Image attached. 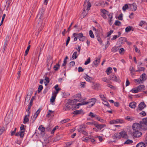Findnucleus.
<instances>
[{
	"mask_svg": "<svg viewBox=\"0 0 147 147\" xmlns=\"http://www.w3.org/2000/svg\"><path fill=\"white\" fill-rule=\"evenodd\" d=\"M91 4L89 1L86 0L84 4L83 12L81 14L80 17L81 19L84 18L88 13V11L90 9Z\"/></svg>",
	"mask_w": 147,
	"mask_h": 147,
	"instance_id": "nucleus-1",
	"label": "nucleus"
},
{
	"mask_svg": "<svg viewBox=\"0 0 147 147\" xmlns=\"http://www.w3.org/2000/svg\"><path fill=\"white\" fill-rule=\"evenodd\" d=\"M96 101V99L95 98H92L91 99L89 100L88 101L83 102L81 103H80L77 104V106L82 105H85L87 104L89 105V107H92L95 103Z\"/></svg>",
	"mask_w": 147,
	"mask_h": 147,
	"instance_id": "nucleus-2",
	"label": "nucleus"
},
{
	"mask_svg": "<svg viewBox=\"0 0 147 147\" xmlns=\"http://www.w3.org/2000/svg\"><path fill=\"white\" fill-rule=\"evenodd\" d=\"M37 22L38 24L36 25V28L38 30V32H39L43 29L44 26V23L43 22H42V21H37Z\"/></svg>",
	"mask_w": 147,
	"mask_h": 147,
	"instance_id": "nucleus-3",
	"label": "nucleus"
},
{
	"mask_svg": "<svg viewBox=\"0 0 147 147\" xmlns=\"http://www.w3.org/2000/svg\"><path fill=\"white\" fill-rule=\"evenodd\" d=\"M142 126L140 123H136L133 124L132 128L134 131L140 130Z\"/></svg>",
	"mask_w": 147,
	"mask_h": 147,
	"instance_id": "nucleus-4",
	"label": "nucleus"
},
{
	"mask_svg": "<svg viewBox=\"0 0 147 147\" xmlns=\"http://www.w3.org/2000/svg\"><path fill=\"white\" fill-rule=\"evenodd\" d=\"M37 19L38 20L37 21H42L43 22L44 19V17L42 13V9H41L37 15Z\"/></svg>",
	"mask_w": 147,
	"mask_h": 147,
	"instance_id": "nucleus-5",
	"label": "nucleus"
},
{
	"mask_svg": "<svg viewBox=\"0 0 147 147\" xmlns=\"http://www.w3.org/2000/svg\"><path fill=\"white\" fill-rule=\"evenodd\" d=\"M139 130L134 131L133 134L134 136L135 137L139 138L142 135V133L139 131Z\"/></svg>",
	"mask_w": 147,
	"mask_h": 147,
	"instance_id": "nucleus-6",
	"label": "nucleus"
},
{
	"mask_svg": "<svg viewBox=\"0 0 147 147\" xmlns=\"http://www.w3.org/2000/svg\"><path fill=\"white\" fill-rule=\"evenodd\" d=\"M77 36L79 40L81 41H83L85 39V37L83 36L82 33H80L77 34Z\"/></svg>",
	"mask_w": 147,
	"mask_h": 147,
	"instance_id": "nucleus-7",
	"label": "nucleus"
},
{
	"mask_svg": "<svg viewBox=\"0 0 147 147\" xmlns=\"http://www.w3.org/2000/svg\"><path fill=\"white\" fill-rule=\"evenodd\" d=\"M78 101V100L77 99L69 100L67 102V104L69 105H74Z\"/></svg>",
	"mask_w": 147,
	"mask_h": 147,
	"instance_id": "nucleus-8",
	"label": "nucleus"
},
{
	"mask_svg": "<svg viewBox=\"0 0 147 147\" xmlns=\"http://www.w3.org/2000/svg\"><path fill=\"white\" fill-rule=\"evenodd\" d=\"M130 8L132 11H135L136 10L137 8V5L135 3H133L132 4H129Z\"/></svg>",
	"mask_w": 147,
	"mask_h": 147,
	"instance_id": "nucleus-9",
	"label": "nucleus"
},
{
	"mask_svg": "<svg viewBox=\"0 0 147 147\" xmlns=\"http://www.w3.org/2000/svg\"><path fill=\"white\" fill-rule=\"evenodd\" d=\"M121 135V138L127 139L128 138V136L127 134V132L125 131H123L120 132Z\"/></svg>",
	"mask_w": 147,
	"mask_h": 147,
	"instance_id": "nucleus-10",
	"label": "nucleus"
},
{
	"mask_svg": "<svg viewBox=\"0 0 147 147\" xmlns=\"http://www.w3.org/2000/svg\"><path fill=\"white\" fill-rule=\"evenodd\" d=\"M146 105L144 102H142L140 103L138 106V109L140 111L142 110L145 107Z\"/></svg>",
	"mask_w": 147,
	"mask_h": 147,
	"instance_id": "nucleus-11",
	"label": "nucleus"
},
{
	"mask_svg": "<svg viewBox=\"0 0 147 147\" xmlns=\"http://www.w3.org/2000/svg\"><path fill=\"white\" fill-rule=\"evenodd\" d=\"M22 95V93L20 92H18L17 93L16 96V101L17 102H19Z\"/></svg>",
	"mask_w": 147,
	"mask_h": 147,
	"instance_id": "nucleus-12",
	"label": "nucleus"
},
{
	"mask_svg": "<svg viewBox=\"0 0 147 147\" xmlns=\"http://www.w3.org/2000/svg\"><path fill=\"white\" fill-rule=\"evenodd\" d=\"M47 62L48 63L47 64L48 66L49 65L51 66L52 65L53 63V61L51 57L49 56V58L48 57V58L47 59Z\"/></svg>",
	"mask_w": 147,
	"mask_h": 147,
	"instance_id": "nucleus-13",
	"label": "nucleus"
},
{
	"mask_svg": "<svg viewBox=\"0 0 147 147\" xmlns=\"http://www.w3.org/2000/svg\"><path fill=\"white\" fill-rule=\"evenodd\" d=\"M29 114H28L27 115H25L23 123H26L29 120V117L30 116Z\"/></svg>",
	"mask_w": 147,
	"mask_h": 147,
	"instance_id": "nucleus-14",
	"label": "nucleus"
},
{
	"mask_svg": "<svg viewBox=\"0 0 147 147\" xmlns=\"http://www.w3.org/2000/svg\"><path fill=\"white\" fill-rule=\"evenodd\" d=\"M140 123L143 126L144 125H147V118L143 119L142 121L140 122Z\"/></svg>",
	"mask_w": 147,
	"mask_h": 147,
	"instance_id": "nucleus-15",
	"label": "nucleus"
},
{
	"mask_svg": "<svg viewBox=\"0 0 147 147\" xmlns=\"http://www.w3.org/2000/svg\"><path fill=\"white\" fill-rule=\"evenodd\" d=\"M119 43L120 44H122L125 42H126V39L124 37H121L119 39Z\"/></svg>",
	"mask_w": 147,
	"mask_h": 147,
	"instance_id": "nucleus-16",
	"label": "nucleus"
},
{
	"mask_svg": "<svg viewBox=\"0 0 147 147\" xmlns=\"http://www.w3.org/2000/svg\"><path fill=\"white\" fill-rule=\"evenodd\" d=\"M78 131L80 133H82L85 136H87L88 135V133L85 131L83 129H82L81 128H79L78 129Z\"/></svg>",
	"mask_w": 147,
	"mask_h": 147,
	"instance_id": "nucleus-17",
	"label": "nucleus"
},
{
	"mask_svg": "<svg viewBox=\"0 0 147 147\" xmlns=\"http://www.w3.org/2000/svg\"><path fill=\"white\" fill-rule=\"evenodd\" d=\"M106 126V125H101V124H96L95 125V127H96L97 129L101 130V129L103 127H105Z\"/></svg>",
	"mask_w": 147,
	"mask_h": 147,
	"instance_id": "nucleus-18",
	"label": "nucleus"
},
{
	"mask_svg": "<svg viewBox=\"0 0 147 147\" xmlns=\"http://www.w3.org/2000/svg\"><path fill=\"white\" fill-rule=\"evenodd\" d=\"M31 93H30V94H27V96L26 98L25 103H26V102H28V101H29L31 98Z\"/></svg>",
	"mask_w": 147,
	"mask_h": 147,
	"instance_id": "nucleus-19",
	"label": "nucleus"
},
{
	"mask_svg": "<svg viewBox=\"0 0 147 147\" xmlns=\"http://www.w3.org/2000/svg\"><path fill=\"white\" fill-rule=\"evenodd\" d=\"M100 61V59L99 58H96V60L94 61L93 62L94 64L96 66H97L98 64L99 63Z\"/></svg>",
	"mask_w": 147,
	"mask_h": 147,
	"instance_id": "nucleus-20",
	"label": "nucleus"
},
{
	"mask_svg": "<svg viewBox=\"0 0 147 147\" xmlns=\"http://www.w3.org/2000/svg\"><path fill=\"white\" fill-rule=\"evenodd\" d=\"M110 79L112 80L115 81H117V77L114 75H112L110 76Z\"/></svg>",
	"mask_w": 147,
	"mask_h": 147,
	"instance_id": "nucleus-21",
	"label": "nucleus"
},
{
	"mask_svg": "<svg viewBox=\"0 0 147 147\" xmlns=\"http://www.w3.org/2000/svg\"><path fill=\"white\" fill-rule=\"evenodd\" d=\"M146 78V75L145 74H142L140 78V81H144L145 80Z\"/></svg>",
	"mask_w": 147,
	"mask_h": 147,
	"instance_id": "nucleus-22",
	"label": "nucleus"
},
{
	"mask_svg": "<svg viewBox=\"0 0 147 147\" xmlns=\"http://www.w3.org/2000/svg\"><path fill=\"white\" fill-rule=\"evenodd\" d=\"M138 92L144 90V85H140L137 87Z\"/></svg>",
	"mask_w": 147,
	"mask_h": 147,
	"instance_id": "nucleus-23",
	"label": "nucleus"
},
{
	"mask_svg": "<svg viewBox=\"0 0 147 147\" xmlns=\"http://www.w3.org/2000/svg\"><path fill=\"white\" fill-rule=\"evenodd\" d=\"M136 103L134 102H131L129 104V107L131 108L134 109L135 108Z\"/></svg>",
	"mask_w": 147,
	"mask_h": 147,
	"instance_id": "nucleus-24",
	"label": "nucleus"
},
{
	"mask_svg": "<svg viewBox=\"0 0 147 147\" xmlns=\"http://www.w3.org/2000/svg\"><path fill=\"white\" fill-rule=\"evenodd\" d=\"M145 144L144 143L141 142L137 144L136 147H145Z\"/></svg>",
	"mask_w": 147,
	"mask_h": 147,
	"instance_id": "nucleus-25",
	"label": "nucleus"
},
{
	"mask_svg": "<svg viewBox=\"0 0 147 147\" xmlns=\"http://www.w3.org/2000/svg\"><path fill=\"white\" fill-rule=\"evenodd\" d=\"M78 56L77 53L76 51L73 54L72 58L73 60L76 59Z\"/></svg>",
	"mask_w": 147,
	"mask_h": 147,
	"instance_id": "nucleus-26",
	"label": "nucleus"
},
{
	"mask_svg": "<svg viewBox=\"0 0 147 147\" xmlns=\"http://www.w3.org/2000/svg\"><path fill=\"white\" fill-rule=\"evenodd\" d=\"M119 49L118 47H114L112 48L111 50V51L115 53L118 51Z\"/></svg>",
	"mask_w": 147,
	"mask_h": 147,
	"instance_id": "nucleus-27",
	"label": "nucleus"
},
{
	"mask_svg": "<svg viewBox=\"0 0 147 147\" xmlns=\"http://www.w3.org/2000/svg\"><path fill=\"white\" fill-rule=\"evenodd\" d=\"M121 133H115L114 135V137L116 138L120 139L121 138Z\"/></svg>",
	"mask_w": 147,
	"mask_h": 147,
	"instance_id": "nucleus-28",
	"label": "nucleus"
},
{
	"mask_svg": "<svg viewBox=\"0 0 147 147\" xmlns=\"http://www.w3.org/2000/svg\"><path fill=\"white\" fill-rule=\"evenodd\" d=\"M84 78L87 81L90 82L92 80V78L90 77L87 75L84 77Z\"/></svg>",
	"mask_w": 147,
	"mask_h": 147,
	"instance_id": "nucleus-29",
	"label": "nucleus"
},
{
	"mask_svg": "<svg viewBox=\"0 0 147 147\" xmlns=\"http://www.w3.org/2000/svg\"><path fill=\"white\" fill-rule=\"evenodd\" d=\"M133 142V141L132 140L127 139L124 143V144H132Z\"/></svg>",
	"mask_w": 147,
	"mask_h": 147,
	"instance_id": "nucleus-30",
	"label": "nucleus"
},
{
	"mask_svg": "<svg viewBox=\"0 0 147 147\" xmlns=\"http://www.w3.org/2000/svg\"><path fill=\"white\" fill-rule=\"evenodd\" d=\"M56 96H57L55 95L52 94V96L50 99V101L51 102H53L55 101Z\"/></svg>",
	"mask_w": 147,
	"mask_h": 147,
	"instance_id": "nucleus-31",
	"label": "nucleus"
},
{
	"mask_svg": "<svg viewBox=\"0 0 147 147\" xmlns=\"http://www.w3.org/2000/svg\"><path fill=\"white\" fill-rule=\"evenodd\" d=\"M118 35H114L113 37L111 39V40H113L116 39L117 38H118L120 36L121 33L119 32H118Z\"/></svg>",
	"mask_w": 147,
	"mask_h": 147,
	"instance_id": "nucleus-32",
	"label": "nucleus"
},
{
	"mask_svg": "<svg viewBox=\"0 0 147 147\" xmlns=\"http://www.w3.org/2000/svg\"><path fill=\"white\" fill-rule=\"evenodd\" d=\"M99 84H93L92 88L96 90L97 89L98 87L99 86Z\"/></svg>",
	"mask_w": 147,
	"mask_h": 147,
	"instance_id": "nucleus-33",
	"label": "nucleus"
},
{
	"mask_svg": "<svg viewBox=\"0 0 147 147\" xmlns=\"http://www.w3.org/2000/svg\"><path fill=\"white\" fill-rule=\"evenodd\" d=\"M83 112V111L82 110H77L74 111V112L73 113L75 114H80L82 113Z\"/></svg>",
	"mask_w": 147,
	"mask_h": 147,
	"instance_id": "nucleus-34",
	"label": "nucleus"
},
{
	"mask_svg": "<svg viewBox=\"0 0 147 147\" xmlns=\"http://www.w3.org/2000/svg\"><path fill=\"white\" fill-rule=\"evenodd\" d=\"M112 68L111 67H108L106 71L107 75H109L111 72Z\"/></svg>",
	"mask_w": 147,
	"mask_h": 147,
	"instance_id": "nucleus-35",
	"label": "nucleus"
},
{
	"mask_svg": "<svg viewBox=\"0 0 147 147\" xmlns=\"http://www.w3.org/2000/svg\"><path fill=\"white\" fill-rule=\"evenodd\" d=\"M38 129L42 132H44L45 130V128L42 126V125H40Z\"/></svg>",
	"mask_w": 147,
	"mask_h": 147,
	"instance_id": "nucleus-36",
	"label": "nucleus"
},
{
	"mask_svg": "<svg viewBox=\"0 0 147 147\" xmlns=\"http://www.w3.org/2000/svg\"><path fill=\"white\" fill-rule=\"evenodd\" d=\"M131 91L132 92L135 93H136L138 92V90L137 88H133L131 90Z\"/></svg>",
	"mask_w": 147,
	"mask_h": 147,
	"instance_id": "nucleus-37",
	"label": "nucleus"
},
{
	"mask_svg": "<svg viewBox=\"0 0 147 147\" xmlns=\"http://www.w3.org/2000/svg\"><path fill=\"white\" fill-rule=\"evenodd\" d=\"M86 124L87 125H94L95 126L96 123L95 121H93L92 122H87L86 123Z\"/></svg>",
	"mask_w": 147,
	"mask_h": 147,
	"instance_id": "nucleus-38",
	"label": "nucleus"
},
{
	"mask_svg": "<svg viewBox=\"0 0 147 147\" xmlns=\"http://www.w3.org/2000/svg\"><path fill=\"white\" fill-rule=\"evenodd\" d=\"M60 67V65L58 64H57L56 65H55L53 67L55 71L57 70Z\"/></svg>",
	"mask_w": 147,
	"mask_h": 147,
	"instance_id": "nucleus-39",
	"label": "nucleus"
},
{
	"mask_svg": "<svg viewBox=\"0 0 147 147\" xmlns=\"http://www.w3.org/2000/svg\"><path fill=\"white\" fill-rule=\"evenodd\" d=\"M30 45H29L28 46V47H27V49L25 51V54L24 55L25 56H26L28 54L30 48Z\"/></svg>",
	"mask_w": 147,
	"mask_h": 147,
	"instance_id": "nucleus-40",
	"label": "nucleus"
},
{
	"mask_svg": "<svg viewBox=\"0 0 147 147\" xmlns=\"http://www.w3.org/2000/svg\"><path fill=\"white\" fill-rule=\"evenodd\" d=\"M37 116L38 115H36L35 114L34 115V116L32 118V117H31V118L32 119V122H34L35 121Z\"/></svg>",
	"mask_w": 147,
	"mask_h": 147,
	"instance_id": "nucleus-41",
	"label": "nucleus"
},
{
	"mask_svg": "<svg viewBox=\"0 0 147 147\" xmlns=\"http://www.w3.org/2000/svg\"><path fill=\"white\" fill-rule=\"evenodd\" d=\"M73 37H74V41H76L77 40L78 38V36H77V34L74 33L73 34Z\"/></svg>",
	"mask_w": 147,
	"mask_h": 147,
	"instance_id": "nucleus-42",
	"label": "nucleus"
},
{
	"mask_svg": "<svg viewBox=\"0 0 147 147\" xmlns=\"http://www.w3.org/2000/svg\"><path fill=\"white\" fill-rule=\"evenodd\" d=\"M49 78L47 77H46L45 78V80L46 81V82H45V85H47L49 82Z\"/></svg>",
	"mask_w": 147,
	"mask_h": 147,
	"instance_id": "nucleus-43",
	"label": "nucleus"
},
{
	"mask_svg": "<svg viewBox=\"0 0 147 147\" xmlns=\"http://www.w3.org/2000/svg\"><path fill=\"white\" fill-rule=\"evenodd\" d=\"M88 115L89 116L91 117H95L97 116V115L95 114H94L93 113L90 112L89 114Z\"/></svg>",
	"mask_w": 147,
	"mask_h": 147,
	"instance_id": "nucleus-44",
	"label": "nucleus"
},
{
	"mask_svg": "<svg viewBox=\"0 0 147 147\" xmlns=\"http://www.w3.org/2000/svg\"><path fill=\"white\" fill-rule=\"evenodd\" d=\"M43 88V86L42 85H40L39 86L38 90V93L40 92Z\"/></svg>",
	"mask_w": 147,
	"mask_h": 147,
	"instance_id": "nucleus-45",
	"label": "nucleus"
},
{
	"mask_svg": "<svg viewBox=\"0 0 147 147\" xmlns=\"http://www.w3.org/2000/svg\"><path fill=\"white\" fill-rule=\"evenodd\" d=\"M128 8V5L126 4L123 7L122 9L123 11H125L126 9H127Z\"/></svg>",
	"mask_w": 147,
	"mask_h": 147,
	"instance_id": "nucleus-46",
	"label": "nucleus"
},
{
	"mask_svg": "<svg viewBox=\"0 0 147 147\" xmlns=\"http://www.w3.org/2000/svg\"><path fill=\"white\" fill-rule=\"evenodd\" d=\"M56 91H54L53 94L57 96V94L58 93L59 91L61 90V89L60 88H58L57 89H56Z\"/></svg>",
	"mask_w": 147,
	"mask_h": 147,
	"instance_id": "nucleus-47",
	"label": "nucleus"
},
{
	"mask_svg": "<svg viewBox=\"0 0 147 147\" xmlns=\"http://www.w3.org/2000/svg\"><path fill=\"white\" fill-rule=\"evenodd\" d=\"M90 62V57H89L87 59L85 63L84 64L85 65H87Z\"/></svg>",
	"mask_w": 147,
	"mask_h": 147,
	"instance_id": "nucleus-48",
	"label": "nucleus"
},
{
	"mask_svg": "<svg viewBox=\"0 0 147 147\" xmlns=\"http://www.w3.org/2000/svg\"><path fill=\"white\" fill-rule=\"evenodd\" d=\"M132 29V27L131 26H128L125 28L126 32H128L130 31Z\"/></svg>",
	"mask_w": 147,
	"mask_h": 147,
	"instance_id": "nucleus-49",
	"label": "nucleus"
},
{
	"mask_svg": "<svg viewBox=\"0 0 147 147\" xmlns=\"http://www.w3.org/2000/svg\"><path fill=\"white\" fill-rule=\"evenodd\" d=\"M89 35L92 38H93L94 37V35L91 30H90L89 31Z\"/></svg>",
	"mask_w": 147,
	"mask_h": 147,
	"instance_id": "nucleus-50",
	"label": "nucleus"
},
{
	"mask_svg": "<svg viewBox=\"0 0 147 147\" xmlns=\"http://www.w3.org/2000/svg\"><path fill=\"white\" fill-rule=\"evenodd\" d=\"M24 131H20V132L19 136L20 138H22L24 136Z\"/></svg>",
	"mask_w": 147,
	"mask_h": 147,
	"instance_id": "nucleus-51",
	"label": "nucleus"
},
{
	"mask_svg": "<svg viewBox=\"0 0 147 147\" xmlns=\"http://www.w3.org/2000/svg\"><path fill=\"white\" fill-rule=\"evenodd\" d=\"M103 104L104 105L107 106L109 107H110V105H109V104L105 100H103Z\"/></svg>",
	"mask_w": 147,
	"mask_h": 147,
	"instance_id": "nucleus-52",
	"label": "nucleus"
},
{
	"mask_svg": "<svg viewBox=\"0 0 147 147\" xmlns=\"http://www.w3.org/2000/svg\"><path fill=\"white\" fill-rule=\"evenodd\" d=\"M112 18V14L110 13L108 16V18L109 19V20L110 22L111 21V19Z\"/></svg>",
	"mask_w": 147,
	"mask_h": 147,
	"instance_id": "nucleus-53",
	"label": "nucleus"
},
{
	"mask_svg": "<svg viewBox=\"0 0 147 147\" xmlns=\"http://www.w3.org/2000/svg\"><path fill=\"white\" fill-rule=\"evenodd\" d=\"M100 11L102 14H108V12L104 9H101Z\"/></svg>",
	"mask_w": 147,
	"mask_h": 147,
	"instance_id": "nucleus-54",
	"label": "nucleus"
},
{
	"mask_svg": "<svg viewBox=\"0 0 147 147\" xmlns=\"http://www.w3.org/2000/svg\"><path fill=\"white\" fill-rule=\"evenodd\" d=\"M5 14H3V15L2 20H1V23H0V26H1L2 25V24H3V21L4 20V19L5 18Z\"/></svg>",
	"mask_w": 147,
	"mask_h": 147,
	"instance_id": "nucleus-55",
	"label": "nucleus"
},
{
	"mask_svg": "<svg viewBox=\"0 0 147 147\" xmlns=\"http://www.w3.org/2000/svg\"><path fill=\"white\" fill-rule=\"evenodd\" d=\"M102 80L105 82H106L107 83H109V80L107 79V78L104 77L102 78Z\"/></svg>",
	"mask_w": 147,
	"mask_h": 147,
	"instance_id": "nucleus-56",
	"label": "nucleus"
},
{
	"mask_svg": "<svg viewBox=\"0 0 147 147\" xmlns=\"http://www.w3.org/2000/svg\"><path fill=\"white\" fill-rule=\"evenodd\" d=\"M69 120V119H67L64 120H63L61 121V123H63L68 122Z\"/></svg>",
	"mask_w": 147,
	"mask_h": 147,
	"instance_id": "nucleus-57",
	"label": "nucleus"
},
{
	"mask_svg": "<svg viewBox=\"0 0 147 147\" xmlns=\"http://www.w3.org/2000/svg\"><path fill=\"white\" fill-rule=\"evenodd\" d=\"M121 24V22L118 20H116L115 21V24L116 25L119 26Z\"/></svg>",
	"mask_w": 147,
	"mask_h": 147,
	"instance_id": "nucleus-58",
	"label": "nucleus"
},
{
	"mask_svg": "<svg viewBox=\"0 0 147 147\" xmlns=\"http://www.w3.org/2000/svg\"><path fill=\"white\" fill-rule=\"evenodd\" d=\"M70 109V107L67 105L65 106V107H64L63 109L65 111H66L69 110Z\"/></svg>",
	"mask_w": 147,
	"mask_h": 147,
	"instance_id": "nucleus-59",
	"label": "nucleus"
},
{
	"mask_svg": "<svg viewBox=\"0 0 147 147\" xmlns=\"http://www.w3.org/2000/svg\"><path fill=\"white\" fill-rule=\"evenodd\" d=\"M32 105H28L27 109H26V111L28 112V114H30V111H29V110L30 109L31 106Z\"/></svg>",
	"mask_w": 147,
	"mask_h": 147,
	"instance_id": "nucleus-60",
	"label": "nucleus"
},
{
	"mask_svg": "<svg viewBox=\"0 0 147 147\" xmlns=\"http://www.w3.org/2000/svg\"><path fill=\"white\" fill-rule=\"evenodd\" d=\"M134 47L135 49V50L136 52L138 53H139L140 52V51L139 50V49L137 48L136 46L135 45H134Z\"/></svg>",
	"mask_w": 147,
	"mask_h": 147,
	"instance_id": "nucleus-61",
	"label": "nucleus"
},
{
	"mask_svg": "<svg viewBox=\"0 0 147 147\" xmlns=\"http://www.w3.org/2000/svg\"><path fill=\"white\" fill-rule=\"evenodd\" d=\"M72 144V142H70L66 143V145L65 147H70V145Z\"/></svg>",
	"mask_w": 147,
	"mask_h": 147,
	"instance_id": "nucleus-62",
	"label": "nucleus"
},
{
	"mask_svg": "<svg viewBox=\"0 0 147 147\" xmlns=\"http://www.w3.org/2000/svg\"><path fill=\"white\" fill-rule=\"evenodd\" d=\"M144 67H138V69L136 71H144Z\"/></svg>",
	"mask_w": 147,
	"mask_h": 147,
	"instance_id": "nucleus-63",
	"label": "nucleus"
},
{
	"mask_svg": "<svg viewBox=\"0 0 147 147\" xmlns=\"http://www.w3.org/2000/svg\"><path fill=\"white\" fill-rule=\"evenodd\" d=\"M124 51V49L123 48H121L119 49V53L121 54H123V52Z\"/></svg>",
	"mask_w": 147,
	"mask_h": 147,
	"instance_id": "nucleus-64",
	"label": "nucleus"
}]
</instances>
